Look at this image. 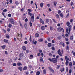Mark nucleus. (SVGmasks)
Listing matches in <instances>:
<instances>
[{
  "instance_id": "obj_12",
  "label": "nucleus",
  "mask_w": 75,
  "mask_h": 75,
  "mask_svg": "<svg viewBox=\"0 0 75 75\" xmlns=\"http://www.w3.org/2000/svg\"><path fill=\"white\" fill-rule=\"evenodd\" d=\"M40 72L39 71H37L36 73V75H40Z\"/></svg>"
},
{
  "instance_id": "obj_23",
  "label": "nucleus",
  "mask_w": 75,
  "mask_h": 75,
  "mask_svg": "<svg viewBox=\"0 0 75 75\" xmlns=\"http://www.w3.org/2000/svg\"><path fill=\"white\" fill-rule=\"evenodd\" d=\"M4 41L5 42H6V43H7L8 42V40H4Z\"/></svg>"
},
{
  "instance_id": "obj_30",
  "label": "nucleus",
  "mask_w": 75,
  "mask_h": 75,
  "mask_svg": "<svg viewBox=\"0 0 75 75\" xmlns=\"http://www.w3.org/2000/svg\"><path fill=\"white\" fill-rule=\"evenodd\" d=\"M28 14L29 15V16H32V15H33V14H32V13H31L30 12H28Z\"/></svg>"
},
{
  "instance_id": "obj_6",
  "label": "nucleus",
  "mask_w": 75,
  "mask_h": 75,
  "mask_svg": "<svg viewBox=\"0 0 75 75\" xmlns=\"http://www.w3.org/2000/svg\"><path fill=\"white\" fill-rule=\"evenodd\" d=\"M10 21L11 24H14V21H13V19L12 18L11 19H10Z\"/></svg>"
},
{
  "instance_id": "obj_5",
  "label": "nucleus",
  "mask_w": 75,
  "mask_h": 75,
  "mask_svg": "<svg viewBox=\"0 0 75 75\" xmlns=\"http://www.w3.org/2000/svg\"><path fill=\"white\" fill-rule=\"evenodd\" d=\"M40 61L41 62H42L43 63H44V60H43V59L42 58V57H40Z\"/></svg>"
},
{
  "instance_id": "obj_16",
  "label": "nucleus",
  "mask_w": 75,
  "mask_h": 75,
  "mask_svg": "<svg viewBox=\"0 0 75 75\" xmlns=\"http://www.w3.org/2000/svg\"><path fill=\"white\" fill-rule=\"evenodd\" d=\"M50 29L51 31H52L54 30V28L52 26H50Z\"/></svg>"
},
{
  "instance_id": "obj_14",
  "label": "nucleus",
  "mask_w": 75,
  "mask_h": 75,
  "mask_svg": "<svg viewBox=\"0 0 75 75\" xmlns=\"http://www.w3.org/2000/svg\"><path fill=\"white\" fill-rule=\"evenodd\" d=\"M26 69H27V67L26 66L24 67L23 68V70L24 71L25 70H26Z\"/></svg>"
},
{
  "instance_id": "obj_8",
  "label": "nucleus",
  "mask_w": 75,
  "mask_h": 75,
  "mask_svg": "<svg viewBox=\"0 0 75 75\" xmlns=\"http://www.w3.org/2000/svg\"><path fill=\"white\" fill-rule=\"evenodd\" d=\"M24 26H25V29H26V30H27V28H27V23H25Z\"/></svg>"
},
{
  "instance_id": "obj_25",
  "label": "nucleus",
  "mask_w": 75,
  "mask_h": 75,
  "mask_svg": "<svg viewBox=\"0 0 75 75\" xmlns=\"http://www.w3.org/2000/svg\"><path fill=\"white\" fill-rule=\"evenodd\" d=\"M6 47V46L5 45H3L1 46V47L2 48V49H4L5 47Z\"/></svg>"
},
{
  "instance_id": "obj_4",
  "label": "nucleus",
  "mask_w": 75,
  "mask_h": 75,
  "mask_svg": "<svg viewBox=\"0 0 75 75\" xmlns=\"http://www.w3.org/2000/svg\"><path fill=\"white\" fill-rule=\"evenodd\" d=\"M49 70L52 72L53 73H54V71L50 67H49Z\"/></svg>"
},
{
  "instance_id": "obj_27",
  "label": "nucleus",
  "mask_w": 75,
  "mask_h": 75,
  "mask_svg": "<svg viewBox=\"0 0 75 75\" xmlns=\"http://www.w3.org/2000/svg\"><path fill=\"white\" fill-rule=\"evenodd\" d=\"M60 71H61V72H63V71H64V68H62L61 69Z\"/></svg>"
},
{
  "instance_id": "obj_56",
  "label": "nucleus",
  "mask_w": 75,
  "mask_h": 75,
  "mask_svg": "<svg viewBox=\"0 0 75 75\" xmlns=\"http://www.w3.org/2000/svg\"><path fill=\"white\" fill-rule=\"evenodd\" d=\"M49 56H50V57H52V54H51V53H50L49 54Z\"/></svg>"
},
{
  "instance_id": "obj_17",
  "label": "nucleus",
  "mask_w": 75,
  "mask_h": 75,
  "mask_svg": "<svg viewBox=\"0 0 75 75\" xmlns=\"http://www.w3.org/2000/svg\"><path fill=\"white\" fill-rule=\"evenodd\" d=\"M38 41L39 42H42L43 41V39H39Z\"/></svg>"
},
{
  "instance_id": "obj_63",
  "label": "nucleus",
  "mask_w": 75,
  "mask_h": 75,
  "mask_svg": "<svg viewBox=\"0 0 75 75\" xmlns=\"http://www.w3.org/2000/svg\"><path fill=\"white\" fill-rule=\"evenodd\" d=\"M19 35H20V34L19 33H18L17 35V37H18V38H19Z\"/></svg>"
},
{
  "instance_id": "obj_21",
  "label": "nucleus",
  "mask_w": 75,
  "mask_h": 75,
  "mask_svg": "<svg viewBox=\"0 0 75 75\" xmlns=\"http://www.w3.org/2000/svg\"><path fill=\"white\" fill-rule=\"evenodd\" d=\"M60 16H61V17H62V18H63L64 14H62V13H61L60 14Z\"/></svg>"
},
{
  "instance_id": "obj_62",
  "label": "nucleus",
  "mask_w": 75,
  "mask_h": 75,
  "mask_svg": "<svg viewBox=\"0 0 75 75\" xmlns=\"http://www.w3.org/2000/svg\"><path fill=\"white\" fill-rule=\"evenodd\" d=\"M28 11H29V12H31V11H32L30 9H28Z\"/></svg>"
},
{
  "instance_id": "obj_61",
  "label": "nucleus",
  "mask_w": 75,
  "mask_h": 75,
  "mask_svg": "<svg viewBox=\"0 0 75 75\" xmlns=\"http://www.w3.org/2000/svg\"><path fill=\"white\" fill-rule=\"evenodd\" d=\"M47 40L48 41H50V38H47Z\"/></svg>"
},
{
  "instance_id": "obj_53",
  "label": "nucleus",
  "mask_w": 75,
  "mask_h": 75,
  "mask_svg": "<svg viewBox=\"0 0 75 75\" xmlns=\"http://www.w3.org/2000/svg\"><path fill=\"white\" fill-rule=\"evenodd\" d=\"M66 71H67V72H68V71H69V69H68V67H66Z\"/></svg>"
},
{
  "instance_id": "obj_36",
  "label": "nucleus",
  "mask_w": 75,
  "mask_h": 75,
  "mask_svg": "<svg viewBox=\"0 0 75 75\" xmlns=\"http://www.w3.org/2000/svg\"><path fill=\"white\" fill-rule=\"evenodd\" d=\"M71 72H72V69H70L69 71V74H71Z\"/></svg>"
},
{
  "instance_id": "obj_50",
  "label": "nucleus",
  "mask_w": 75,
  "mask_h": 75,
  "mask_svg": "<svg viewBox=\"0 0 75 75\" xmlns=\"http://www.w3.org/2000/svg\"><path fill=\"white\" fill-rule=\"evenodd\" d=\"M61 13V11L60 10H59L58 11V14H60V13Z\"/></svg>"
},
{
  "instance_id": "obj_57",
  "label": "nucleus",
  "mask_w": 75,
  "mask_h": 75,
  "mask_svg": "<svg viewBox=\"0 0 75 75\" xmlns=\"http://www.w3.org/2000/svg\"><path fill=\"white\" fill-rule=\"evenodd\" d=\"M52 49L53 50V51H54V50H55V48H54V47H53L52 48Z\"/></svg>"
},
{
  "instance_id": "obj_19",
  "label": "nucleus",
  "mask_w": 75,
  "mask_h": 75,
  "mask_svg": "<svg viewBox=\"0 0 75 75\" xmlns=\"http://www.w3.org/2000/svg\"><path fill=\"white\" fill-rule=\"evenodd\" d=\"M70 38L71 40H73L74 39V36H70Z\"/></svg>"
},
{
  "instance_id": "obj_28",
  "label": "nucleus",
  "mask_w": 75,
  "mask_h": 75,
  "mask_svg": "<svg viewBox=\"0 0 75 75\" xmlns=\"http://www.w3.org/2000/svg\"><path fill=\"white\" fill-rule=\"evenodd\" d=\"M48 46L49 47H51V43H49L48 44Z\"/></svg>"
},
{
  "instance_id": "obj_11",
  "label": "nucleus",
  "mask_w": 75,
  "mask_h": 75,
  "mask_svg": "<svg viewBox=\"0 0 75 75\" xmlns=\"http://www.w3.org/2000/svg\"><path fill=\"white\" fill-rule=\"evenodd\" d=\"M17 65H18V66H21L22 64L21 63L18 62L17 63Z\"/></svg>"
},
{
  "instance_id": "obj_13",
  "label": "nucleus",
  "mask_w": 75,
  "mask_h": 75,
  "mask_svg": "<svg viewBox=\"0 0 75 75\" xmlns=\"http://www.w3.org/2000/svg\"><path fill=\"white\" fill-rule=\"evenodd\" d=\"M65 64L66 65V66H67V65H68V64H69V62L68 61L66 60Z\"/></svg>"
},
{
  "instance_id": "obj_54",
  "label": "nucleus",
  "mask_w": 75,
  "mask_h": 75,
  "mask_svg": "<svg viewBox=\"0 0 75 75\" xmlns=\"http://www.w3.org/2000/svg\"><path fill=\"white\" fill-rule=\"evenodd\" d=\"M39 51L40 53H41V52H42V51L41 50H39Z\"/></svg>"
},
{
  "instance_id": "obj_33",
  "label": "nucleus",
  "mask_w": 75,
  "mask_h": 75,
  "mask_svg": "<svg viewBox=\"0 0 75 75\" xmlns=\"http://www.w3.org/2000/svg\"><path fill=\"white\" fill-rule=\"evenodd\" d=\"M70 4H71V6H73V5H74V3L72 1H71V2Z\"/></svg>"
},
{
  "instance_id": "obj_26",
  "label": "nucleus",
  "mask_w": 75,
  "mask_h": 75,
  "mask_svg": "<svg viewBox=\"0 0 75 75\" xmlns=\"http://www.w3.org/2000/svg\"><path fill=\"white\" fill-rule=\"evenodd\" d=\"M43 74H46V70L45 69H44L43 71Z\"/></svg>"
},
{
  "instance_id": "obj_7",
  "label": "nucleus",
  "mask_w": 75,
  "mask_h": 75,
  "mask_svg": "<svg viewBox=\"0 0 75 75\" xmlns=\"http://www.w3.org/2000/svg\"><path fill=\"white\" fill-rule=\"evenodd\" d=\"M33 16H31V18H30V20H34V14H33Z\"/></svg>"
},
{
  "instance_id": "obj_58",
  "label": "nucleus",
  "mask_w": 75,
  "mask_h": 75,
  "mask_svg": "<svg viewBox=\"0 0 75 75\" xmlns=\"http://www.w3.org/2000/svg\"><path fill=\"white\" fill-rule=\"evenodd\" d=\"M7 11V9H5L4 10H3V12H6Z\"/></svg>"
},
{
  "instance_id": "obj_39",
  "label": "nucleus",
  "mask_w": 75,
  "mask_h": 75,
  "mask_svg": "<svg viewBox=\"0 0 75 75\" xmlns=\"http://www.w3.org/2000/svg\"><path fill=\"white\" fill-rule=\"evenodd\" d=\"M48 59L50 62H52V59H51V58H49Z\"/></svg>"
},
{
  "instance_id": "obj_32",
  "label": "nucleus",
  "mask_w": 75,
  "mask_h": 75,
  "mask_svg": "<svg viewBox=\"0 0 75 75\" xmlns=\"http://www.w3.org/2000/svg\"><path fill=\"white\" fill-rule=\"evenodd\" d=\"M67 26H69L70 24V23H69V22H67Z\"/></svg>"
},
{
  "instance_id": "obj_22",
  "label": "nucleus",
  "mask_w": 75,
  "mask_h": 75,
  "mask_svg": "<svg viewBox=\"0 0 75 75\" xmlns=\"http://www.w3.org/2000/svg\"><path fill=\"white\" fill-rule=\"evenodd\" d=\"M59 68H60V66L57 65L56 68V69H59Z\"/></svg>"
},
{
  "instance_id": "obj_3",
  "label": "nucleus",
  "mask_w": 75,
  "mask_h": 75,
  "mask_svg": "<svg viewBox=\"0 0 75 75\" xmlns=\"http://www.w3.org/2000/svg\"><path fill=\"white\" fill-rule=\"evenodd\" d=\"M58 54L60 56H61V57L62 56V54L61 53V50H58Z\"/></svg>"
},
{
  "instance_id": "obj_43",
  "label": "nucleus",
  "mask_w": 75,
  "mask_h": 75,
  "mask_svg": "<svg viewBox=\"0 0 75 75\" xmlns=\"http://www.w3.org/2000/svg\"><path fill=\"white\" fill-rule=\"evenodd\" d=\"M29 40L30 42H31L32 41V40H31V35H30V38Z\"/></svg>"
},
{
  "instance_id": "obj_47",
  "label": "nucleus",
  "mask_w": 75,
  "mask_h": 75,
  "mask_svg": "<svg viewBox=\"0 0 75 75\" xmlns=\"http://www.w3.org/2000/svg\"><path fill=\"white\" fill-rule=\"evenodd\" d=\"M65 40L66 41H69V39H68V38H65Z\"/></svg>"
},
{
  "instance_id": "obj_18",
  "label": "nucleus",
  "mask_w": 75,
  "mask_h": 75,
  "mask_svg": "<svg viewBox=\"0 0 75 75\" xmlns=\"http://www.w3.org/2000/svg\"><path fill=\"white\" fill-rule=\"evenodd\" d=\"M35 37H39V34L38 33H36L35 35Z\"/></svg>"
},
{
  "instance_id": "obj_48",
  "label": "nucleus",
  "mask_w": 75,
  "mask_h": 75,
  "mask_svg": "<svg viewBox=\"0 0 75 75\" xmlns=\"http://www.w3.org/2000/svg\"><path fill=\"white\" fill-rule=\"evenodd\" d=\"M16 5H18V4H19V3H18V2L17 1L16 2Z\"/></svg>"
},
{
  "instance_id": "obj_55",
  "label": "nucleus",
  "mask_w": 75,
  "mask_h": 75,
  "mask_svg": "<svg viewBox=\"0 0 75 75\" xmlns=\"http://www.w3.org/2000/svg\"><path fill=\"white\" fill-rule=\"evenodd\" d=\"M25 22H27V21H28V19H27V18L25 19Z\"/></svg>"
},
{
  "instance_id": "obj_41",
  "label": "nucleus",
  "mask_w": 75,
  "mask_h": 75,
  "mask_svg": "<svg viewBox=\"0 0 75 75\" xmlns=\"http://www.w3.org/2000/svg\"><path fill=\"white\" fill-rule=\"evenodd\" d=\"M13 65L14 67H16V65H17V64H16V63H14L13 64Z\"/></svg>"
},
{
  "instance_id": "obj_10",
  "label": "nucleus",
  "mask_w": 75,
  "mask_h": 75,
  "mask_svg": "<svg viewBox=\"0 0 75 75\" xmlns=\"http://www.w3.org/2000/svg\"><path fill=\"white\" fill-rule=\"evenodd\" d=\"M40 21L42 24H44V22L42 21V19H40Z\"/></svg>"
},
{
  "instance_id": "obj_35",
  "label": "nucleus",
  "mask_w": 75,
  "mask_h": 75,
  "mask_svg": "<svg viewBox=\"0 0 75 75\" xmlns=\"http://www.w3.org/2000/svg\"><path fill=\"white\" fill-rule=\"evenodd\" d=\"M65 37H66L67 38H68V37H69V35L67 34H66L65 35Z\"/></svg>"
},
{
  "instance_id": "obj_60",
  "label": "nucleus",
  "mask_w": 75,
  "mask_h": 75,
  "mask_svg": "<svg viewBox=\"0 0 75 75\" xmlns=\"http://www.w3.org/2000/svg\"><path fill=\"white\" fill-rule=\"evenodd\" d=\"M5 54H6V55H7V51H5Z\"/></svg>"
},
{
  "instance_id": "obj_51",
  "label": "nucleus",
  "mask_w": 75,
  "mask_h": 75,
  "mask_svg": "<svg viewBox=\"0 0 75 75\" xmlns=\"http://www.w3.org/2000/svg\"><path fill=\"white\" fill-rule=\"evenodd\" d=\"M20 24L21 27L22 28H23V25H22V24H21V23H20Z\"/></svg>"
},
{
  "instance_id": "obj_9",
  "label": "nucleus",
  "mask_w": 75,
  "mask_h": 75,
  "mask_svg": "<svg viewBox=\"0 0 75 75\" xmlns=\"http://www.w3.org/2000/svg\"><path fill=\"white\" fill-rule=\"evenodd\" d=\"M18 69L21 71H22L23 70V67H19L18 68Z\"/></svg>"
},
{
  "instance_id": "obj_38",
  "label": "nucleus",
  "mask_w": 75,
  "mask_h": 75,
  "mask_svg": "<svg viewBox=\"0 0 75 75\" xmlns=\"http://www.w3.org/2000/svg\"><path fill=\"white\" fill-rule=\"evenodd\" d=\"M8 26L9 27V28H11V27H12V25H11V24H9L8 25Z\"/></svg>"
},
{
  "instance_id": "obj_64",
  "label": "nucleus",
  "mask_w": 75,
  "mask_h": 75,
  "mask_svg": "<svg viewBox=\"0 0 75 75\" xmlns=\"http://www.w3.org/2000/svg\"><path fill=\"white\" fill-rule=\"evenodd\" d=\"M73 65H75V62L74 61L73 62Z\"/></svg>"
},
{
  "instance_id": "obj_37",
  "label": "nucleus",
  "mask_w": 75,
  "mask_h": 75,
  "mask_svg": "<svg viewBox=\"0 0 75 75\" xmlns=\"http://www.w3.org/2000/svg\"><path fill=\"white\" fill-rule=\"evenodd\" d=\"M61 36H59L58 37H57V38L59 39V40H61Z\"/></svg>"
},
{
  "instance_id": "obj_44",
  "label": "nucleus",
  "mask_w": 75,
  "mask_h": 75,
  "mask_svg": "<svg viewBox=\"0 0 75 75\" xmlns=\"http://www.w3.org/2000/svg\"><path fill=\"white\" fill-rule=\"evenodd\" d=\"M29 24H30V27H31V26H32V25H33L32 23H31V22H30Z\"/></svg>"
},
{
  "instance_id": "obj_49",
  "label": "nucleus",
  "mask_w": 75,
  "mask_h": 75,
  "mask_svg": "<svg viewBox=\"0 0 75 75\" xmlns=\"http://www.w3.org/2000/svg\"><path fill=\"white\" fill-rule=\"evenodd\" d=\"M46 22L47 23H48V22H49V20L48 19H47L46 20Z\"/></svg>"
},
{
  "instance_id": "obj_31",
  "label": "nucleus",
  "mask_w": 75,
  "mask_h": 75,
  "mask_svg": "<svg viewBox=\"0 0 75 75\" xmlns=\"http://www.w3.org/2000/svg\"><path fill=\"white\" fill-rule=\"evenodd\" d=\"M40 6L41 7H43V3H41L40 4Z\"/></svg>"
},
{
  "instance_id": "obj_20",
  "label": "nucleus",
  "mask_w": 75,
  "mask_h": 75,
  "mask_svg": "<svg viewBox=\"0 0 75 75\" xmlns=\"http://www.w3.org/2000/svg\"><path fill=\"white\" fill-rule=\"evenodd\" d=\"M22 49L23 50H26V48H25V47L24 46H23L22 47Z\"/></svg>"
},
{
  "instance_id": "obj_45",
  "label": "nucleus",
  "mask_w": 75,
  "mask_h": 75,
  "mask_svg": "<svg viewBox=\"0 0 75 75\" xmlns=\"http://www.w3.org/2000/svg\"><path fill=\"white\" fill-rule=\"evenodd\" d=\"M72 62H70L69 64L70 67L72 66Z\"/></svg>"
},
{
  "instance_id": "obj_15",
  "label": "nucleus",
  "mask_w": 75,
  "mask_h": 75,
  "mask_svg": "<svg viewBox=\"0 0 75 75\" xmlns=\"http://www.w3.org/2000/svg\"><path fill=\"white\" fill-rule=\"evenodd\" d=\"M65 59H66V61H68L69 60V58H68V57L65 56Z\"/></svg>"
},
{
  "instance_id": "obj_46",
  "label": "nucleus",
  "mask_w": 75,
  "mask_h": 75,
  "mask_svg": "<svg viewBox=\"0 0 75 75\" xmlns=\"http://www.w3.org/2000/svg\"><path fill=\"white\" fill-rule=\"evenodd\" d=\"M57 4L56 2H54V6H56V4Z\"/></svg>"
},
{
  "instance_id": "obj_40",
  "label": "nucleus",
  "mask_w": 75,
  "mask_h": 75,
  "mask_svg": "<svg viewBox=\"0 0 75 75\" xmlns=\"http://www.w3.org/2000/svg\"><path fill=\"white\" fill-rule=\"evenodd\" d=\"M41 29H42V30H44L45 29L44 26H42Z\"/></svg>"
},
{
  "instance_id": "obj_59",
  "label": "nucleus",
  "mask_w": 75,
  "mask_h": 75,
  "mask_svg": "<svg viewBox=\"0 0 75 75\" xmlns=\"http://www.w3.org/2000/svg\"><path fill=\"white\" fill-rule=\"evenodd\" d=\"M62 42H60V43H59V45H62Z\"/></svg>"
},
{
  "instance_id": "obj_24",
  "label": "nucleus",
  "mask_w": 75,
  "mask_h": 75,
  "mask_svg": "<svg viewBox=\"0 0 75 75\" xmlns=\"http://www.w3.org/2000/svg\"><path fill=\"white\" fill-rule=\"evenodd\" d=\"M60 29H61V27H59L57 28V31H59V32H60Z\"/></svg>"
},
{
  "instance_id": "obj_2",
  "label": "nucleus",
  "mask_w": 75,
  "mask_h": 75,
  "mask_svg": "<svg viewBox=\"0 0 75 75\" xmlns=\"http://www.w3.org/2000/svg\"><path fill=\"white\" fill-rule=\"evenodd\" d=\"M24 54L23 53H21L20 54H19V57L20 58H23L24 57Z\"/></svg>"
},
{
  "instance_id": "obj_29",
  "label": "nucleus",
  "mask_w": 75,
  "mask_h": 75,
  "mask_svg": "<svg viewBox=\"0 0 75 75\" xmlns=\"http://www.w3.org/2000/svg\"><path fill=\"white\" fill-rule=\"evenodd\" d=\"M56 18H59V16L58 14L56 15Z\"/></svg>"
},
{
  "instance_id": "obj_52",
  "label": "nucleus",
  "mask_w": 75,
  "mask_h": 75,
  "mask_svg": "<svg viewBox=\"0 0 75 75\" xmlns=\"http://www.w3.org/2000/svg\"><path fill=\"white\" fill-rule=\"evenodd\" d=\"M6 37L7 38H10V36H9V35H6Z\"/></svg>"
},
{
  "instance_id": "obj_1",
  "label": "nucleus",
  "mask_w": 75,
  "mask_h": 75,
  "mask_svg": "<svg viewBox=\"0 0 75 75\" xmlns=\"http://www.w3.org/2000/svg\"><path fill=\"white\" fill-rule=\"evenodd\" d=\"M52 62L53 63H56L57 62V59H56V58H53L52 59Z\"/></svg>"
},
{
  "instance_id": "obj_42",
  "label": "nucleus",
  "mask_w": 75,
  "mask_h": 75,
  "mask_svg": "<svg viewBox=\"0 0 75 75\" xmlns=\"http://www.w3.org/2000/svg\"><path fill=\"white\" fill-rule=\"evenodd\" d=\"M8 16L9 17H11V14L10 13H9V14H8Z\"/></svg>"
},
{
  "instance_id": "obj_34",
  "label": "nucleus",
  "mask_w": 75,
  "mask_h": 75,
  "mask_svg": "<svg viewBox=\"0 0 75 75\" xmlns=\"http://www.w3.org/2000/svg\"><path fill=\"white\" fill-rule=\"evenodd\" d=\"M66 50H69V46L68 45L67 46Z\"/></svg>"
}]
</instances>
